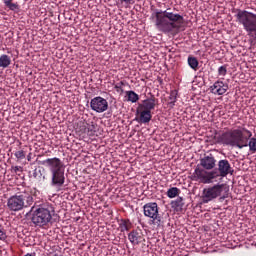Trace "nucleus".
I'll return each mask as SVG.
<instances>
[{
	"label": "nucleus",
	"instance_id": "f257e3e1",
	"mask_svg": "<svg viewBox=\"0 0 256 256\" xmlns=\"http://www.w3.org/2000/svg\"><path fill=\"white\" fill-rule=\"evenodd\" d=\"M253 137V133L247 128L238 127L236 129H226L217 138L218 143L227 145L228 147H237L243 149V147H249L251 153H256V138Z\"/></svg>",
	"mask_w": 256,
	"mask_h": 256
},
{
	"label": "nucleus",
	"instance_id": "f03ea898",
	"mask_svg": "<svg viewBox=\"0 0 256 256\" xmlns=\"http://www.w3.org/2000/svg\"><path fill=\"white\" fill-rule=\"evenodd\" d=\"M152 17L155 18V26L162 33H171L175 29H181L185 25V18L179 13L173 12V9L156 10Z\"/></svg>",
	"mask_w": 256,
	"mask_h": 256
},
{
	"label": "nucleus",
	"instance_id": "7ed1b4c3",
	"mask_svg": "<svg viewBox=\"0 0 256 256\" xmlns=\"http://www.w3.org/2000/svg\"><path fill=\"white\" fill-rule=\"evenodd\" d=\"M40 165H44V167H48L51 173V186L52 187H61L65 185V165L63 161L59 158H48L42 160Z\"/></svg>",
	"mask_w": 256,
	"mask_h": 256
},
{
	"label": "nucleus",
	"instance_id": "20e7f679",
	"mask_svg": "<svg viewBox=\"0 0 256 256\" xmlns=\"http://www.w3.org/2000/svg\"><path fill=\"white\" fill-rule=\"evenodd\" d=\"M34 201L35 200L33 199L31 192L29 190H24L8 198L7 207L9 211L17 213L19 211H23V209H29V207L33 205Z\"/></svg>",
	"mask_w": 256,
	"mask_h": 256
},
{
	"label": "nucleus",
	"instance_id": "39448f33",
	"mask_svg": "<svg viewBox=\"0 0 256 256\" xmlns=\"http://www.w3.org/2000/svg\"><path fill=\"white\" fill-rule=\"evenodd\" d=\"M36 207L35 205L32 206L29 211V213H33L32 223L36 225V227H47V225L51 223V219H53V207L47 203Z\"/></svg>",
	"mask_w": 256,
	"mask_h": 256
},
{
	"label": "nucleus",
	"instance_id": "423d86ee",
	"mask_svg": "<svg viewBox=\"0 0 256 256\" xmlns=\"http://www.w3.org/2000/svg\"><path fill=\"white\" fill-rule=\"evenodd\" d=\"M236 19V23L242 25L244 31L248 35L256 36V14L242 9H234L232 11Z\"/></svg>",
	"mask_w": 256,
	"mask_h": 256
},
{
	"label": "nucleus",
	"instance_id": "0eeeda50",
	"mask_svg": "<svg viewBox=\"0 0 256 256\" xmlns=\"http://www.w3.org/2000/svg\"><path fill=\"white\" fill-rule=\"evenodd\" d=\"M225 189H227L225 184H215L214 186L204 188L201 197L202 203H211V201L217 199V197H220L219 201H225V199L229 197L228 194L223 195V191H225Z\"/></svg>",
	"mask_w": 256,
	"mask_h": 256
},
{
	"label": "nucleus",
	"instance_id": "6e6552de",
	"mask_svg": "<svg viewBox=\"0 0 256 256\" xmlns=\"http://www.w3.org/2000/svg\"><path fill=\"white\" fill-rule=\"evenodd\" d=\"M145 217L152 219V224L159 227L161 225V215H159V205L156 202H149L143 206Z\"/></svg>",
	"mask_w": 256,
	"mask_h": 256
},
{
	"label": "nucleus",
	"instance_id": "1a4fd4ad",
	"mask_svg": "<svg viewBox=\"0 0 256 256\" xmlns=\"http://www.w3.org/2000/svg\"><path fill=\"white\" fill-rule=\"evenodd\" d=\"M193 177L194 181H200V183H213V179L219 177V172L216 170L208 172L205 168H196Z\"/></svg>",
	"mask_w": 256,
	"mask_h": 256
},
{
	"label": "nucleus",
	"instance_id": "9d476101",
	"mask_svg": "<svg viewBox=\"0 0 256 256\" xmlns=\"http://www.w3.org/2000/svg\"><path fill=\"white\" fill-rule=\"evenodd\" d=\"M90 108L96 113H105V111L109 109V102H107V99L101 96H96L91 99Z\"/></svg>",
	"mask_w": 256,
	"mask_h": 256
},
{
	"label": "nucleus",
	"instance_id": "9b49d317",
	"mask_svg": "<svg viewBox=\"0 0 256 256\" xmlns=\"http://www.w3.org/2000/svg\"><path fill=\"white\" fill-rule=\"evenodd\" d=\"M217 166L218 177H227V175H233L234 173L233 167L227 159L220 160Z\"/></svg>",
	"mask_w": 256,
	"mask_h": 256
},
{
	"label": "nucleus",
	"instance_id": "f8f14e48",
	"mask_svg": "<svg viewBox=\"0 0 256 256\" xmlns=\"http://www.w3.org/2000/svg\"><path fill=\"white\" fill-rule=\"evenodd\" d=\"M209 89L213 95H225L229 89V85L225 84L223 81H216Z\"/></svg>",
	"mask_w": 256,
	"mask_h": 256
},
{
	"label": "nucleus",
	"instance_id": "ddd939ff",
	"mask_svg": "<svg viewBox=\"0 0 256 256\" xmlns=\"http://www.w3.org/2000/svg\"><path fill=\"white\" fill-rule=\"evenodd\" d=\"M137 115H138L136 117L137 123H142L144 125H146V123H150L151 119H153V115L151 114V111L143 110V108L138 107Z\"/></svg>",
	"mask_w": 256,
	"mask_h": 256
},
{
	"label": "nucleus",
	"instance_id": "4468645a",
	"mask_svg": "<svg viewBox=\"0 0 256 256\" xmlns=\"http://www.w3.org/2000/svg\"><path fill=\"white\" fill-rule=\"evenodd\" d=\"M217 160H215V156L213 154L205 155L203 158L200 159V165L206 171H211V169H215V164Z\"/></svg>",
	"mask_w": 256,
	"mask_h": 256
},
{
	"label": "nucleus",
	"instance_id": "2eb2a0df",
	"mask_svg": "<svg viewBox=\"0 0 256 256\" xmlns=\"http://www.w3.org/2000/svg\"><path fill=\"white\" fill-rule=\"evenodd\" d=\"M128 239L132 245H139L145 241V236H143V231L140 229L132 230L128 234Z\"/></svg>",
	"mask_w": 256,
	"mask_h": 256
},
{
	"label": "nucleus",
	"instance_id": "dca6fc26",
	"mask_svg": "<svg viewBox=\"0 0 256 256\" xmlns=\"http://www.w3.org/2000/svg\"><path fill=\"white\" fill-rule=\"evenodd\" d=\"M157 103H159V99L151 96L150 98L144 100L143 103L138 106V108L143 109L144 111H150L151 113V111L155 109Z\"/></svg>",
	"mask_w": 256,
	"mask_h": 256
},
{
	"label": "nucleus",
	"instance_id": "f3484780",
	"mask_svg": "<svg viewBox=\"0 0 256 256\" xmlns=\"http://www.w3.org/2000/svg\"><path fill=\"white\" fill-rule=\"evenodd\" d=\"M171 207L176 213H183V207H185V202H183V198L178 197L176 200L172 201Z\"/></svg>",
	"mask_w": 256,
	"mask_h": 256
},
{
	"label": "nucleus",
	"instance_id": "a211bd4d",
	"mask_svg": "<svg viewBox=\"0 0 256 256\" xmlns=\"http://www.w3.org/2000/svg\"><path fill=\"white\" fill-rule=\"evenodd\" d=\"M131 227H133V224L129 219L120 220L119 228L122 233L125 231H130Z\"/></svg>",
	"mask_w": 256,
	"mask_h": 256
},
{
	"label": "nucleus",
	"instance_id": "6ab92c4d",
	"mask_svg": "<svg viewBox=\"0 0 256 256\" xmlns=\"http://www.w3.org/2000/svg\"><path fill=\"white\" fill-rule=\"evenodd\" d=\"M5 7L9 9V11H19V3L13 2V0H2Z\"/></svg>",
	"mask_w": 256,
	"mask_h": 256
},
{
	"label": "nucleus",
	"instance_id": "aec40b11",
	"mask_svg": "<svg viewBox=\"0 0 256 256\" xmlns=\"http://www.w3.org/2000/svg\"><path fill=\"white\" fill-rule=\"evenodd\" d=\"M11 65V57L9 55L3 54L0 56V67L3 69H7Z\"/></svg>",
	"mask_w": 256,
	"mask_h": 256
},
{
	"label": "nucleus",
	"instance_id": "412c9836",
	"mask_svg": "<svg viewBox=\"0 0 256 256\" xmlns=\"http://www.w3.org/2000/svg\"><path fill=\"white\" fill-rule=\"evenodd\" d=\"M188 65L190 68L193 69V71H197L199 69V60L195 58V56H188Z\"/></svg>",
	"mask_w": 256,
	"mask_h": 256
},
{
	"label": "nucleus",
	"instance_id": "4be33fe9",
	"mask_svg": "<svg viewBox=\"0 0 256 256\" xmlns=\"http://www.w3.org/2000/svg\"><path fill=\"white\" fill-rule=\"evenodd\" d=\"M181 193V190L177 187H172L170 189H168V191L166 192L167 197H169V199H175V197H179V194Z\"/></svg>",
	"mask_w": 256,
	"mask_h": 256
},
{
	"label": "nucleus",
	"instance_id": "5701e85b",
	"mask_svg": "<svg viewBox=\"0 0 256 256\" xmlns=\"http://www.w3.org/2000/svg\"><path fill=\"white\" fill-rule=\"evenodd\" d=\"M126 95L127 101H130V103H137L139 101V94H136L133 90L126 91Z\"/></svg>",
	"mask_w": 256,
	"mask_h": 256
},
{
	"label": "nucleus",
	"instance_id": "b1692460",
	"mask_svg": "<svg viewBox=\"0 0 256 256\" xmlns=\"http://www.w3.org/2000/svg\"><path fill=\"white\" fill-rule=\"evenodd\" d=\"M125 85H127L126 81H120L114 85V89L117 91V93L123 94L125 91L123 90V87H125Z\"/></svg>",
	"mask_w": 256,
	"mask_h": 256
},
{
	"label": "nucleus",
	"instance_id": "393cba45",
	"mask_svg": "<svg viewBox=\"0 0 256 256\" xmlns=\"http://www.w3.org/2000/svg\"><path fill=\"white\" fill-rule=\"evenodd\" d=\"M169 100V105H171V107H175V103H177V90H172L170 92Z\"/></svg>",
	"mask_w": 256,
	"mask_h": 256
},
{
	"label": "nucleus",
	"instance_id": "a878e982",
	"mask_svg": "<svg viewBox=\"0 0 256 256\" xmlns=\"http://www.w3.org/2000/svg\"><path fill=\"white\" fill-rule=\"evenodd\" d=\"M218 75L220 77H225V75H227V66L226 65L220 66L218 68Z\"/></svg>",
	"mask_w": 256,
	"mask_h": 256
},
{
	"label": "nucleus",
	"instance_id": "bb28decb",
	"mask_svg": "<svg viewBox=\"0 0 256 256\" xmlns=\"http://www.w3.org/2000/svg\"><path fill=\"white\" fill-rule=\"evenodd\" d=\"M7 239V234L5 233V228L0 224V241H5Z\"/></svg>",
	"mask_w": 256,
	"mask_h": 256
},
{
	"label": "nucleus",
	"instance_id": "cd10ccee",
	"mask_svg": "<svg viewBox=\"0 0 256 256\" xmlns=\"http://www.w3.org/2000/svg\"><path fill=\"white\" fill-rule=\"evenodd\" d=\"M14 156L16 157V159H25V151L23 150L16 151L14 153Z\"/></svg>",
	"mask_w": 256,
	"mask_h": 256
},
{
	"label": "nucleus",
	"instance_id": "c85d7f7f",
	"mask_svg": "<svg viewBox=\"0 0 256 256\" xmlns=\"http://www.w3.org/2000/svg\"><path fill=\"white\" fill-rule=\"evenodd\" d=\"M11 173H23V167L21 166H12L11 167Z\"/></svg>",
	"mask_w": 256,
	"mask_h": 256
},
{
	"label": "nucleus",
	"instance_id": "c756f323",
	"mask_svg": "<svg viewBox=\"0 0 256 256\" xmlns=\"http://www.w3.org/2000/svg\"><path fill=\"white\" fill-rule=\"evenodd\" d=\"M41 175H43V174L41 173V170H37V169L34 170V172H33V177H34V179H40V178H41Z\"/></svg>",
	"mask_w": 256,
	"mask_h": 256
},
{
	"label": "nucleus",
	"instance_id": "7c9ffc66",
	"mask_svg": "<svg viewBox=\"0 0 256 256\" xmlns=\"http://www.w3.org/2000/svg\"><path fill=\"white\" fill-rule=\"evenodd\" d=\"M121 3H126V5H131L132 3H135L134 0H121Z\"/></svg>",
	"mask_w": 256,
	"mask_h": 256
},
{
	"label": "nucleus",
	"instance_id": "2f4dec72",
	"mask_svg": "<svg viewBox=\"0 0 256 256\" xmlns=\"http://www.w3.org/2000/svg\"><path fill=\"white\" fill-rule=\"evenodd\" d=\"M31 153H29L28 155H27V161H31Z\"/></svg>",
	"mask_w": 256,
	"mask_h": 256
},
{
	"label": "nucleus",
	"instance_id": "473e14b6",
	"mask_svg": "<svg viewBox=\"0 0 256 256\" xmlns=\"http://www.w3.org/2000/svg\"><path fill=\"white\" fill-rule=\"evenodd\" d=\"M43 179H45V176H43Z\"/></svg>",
	"mask_w": 256,
	"mask_h": 256
}]
</instances>
